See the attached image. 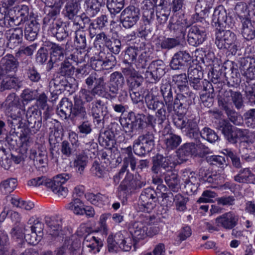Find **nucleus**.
Listing matches in <instances>:
<instances>
[{"label": "nucleus", "instance_id": "f257e3e1", "mask_svg": "<svg viewBox=\"0 0 255 255\" xmlns=\"http://www.w3.org/2000/svg\"><path fill=\"white\" fill-rule=\"evenodd\" d=\"M174 125L177 128L182 130L185 135L190 139L198 140L201 136L210 142L217 141L219 136L213 129L204 128L200 131L198 122L195 119H183L179 117L174 119Z\"/></svg>", "mask_w": 255, "mask_h": 255}, {"label": "nucleus", "instance_id": "f03ea898", "mask_svg": "<svg viewBox=\"0 0 255 255\" xmlns=\"http://www.w3.org/2000/svg\"><path fill=\"white\" fill-rule=\"evenodd\" d=\"M1 105V108H4L5 114L12 119L11 121L8 120L11 128L15 130L16 128H20L22 127L24 124L22 122L21 116L24 114V110L23 106L20 104L19 99L15 94H9Z\"/></svg>", "mask_w": 255, "mask_h": 255}, {"label": "nucleus", "instance_id": "7ed1b4c3", "mask_svg": "<svg viewBox=\"0 0 255 255\" xmlns=\"http://www.w3.org/2000/svg\"><path fill=\"white\" fill-rule=\"evenodd\" d=\"M71 175L67 173H62L56 175L52 180L45 176L38 177L28 181V186H39L44 185L59 197H65L68 193L67 188L63 185L70 178Z\"/></svg>", "mask_w": 255, "mask_h": 255}, {"label": "nucleus", "instance_id": "20e7f679", "mask_svg": "<svg viewBox=\"0 0 255 255\" xmlns=\"http://www.w3.org/2000/svg\"><path fill=\"white\" fill-rule=\"evenodd\" d=\"M154 145V135L152 132L148 131L134 141L132 148L135 154L142 156L149 153Z\"/></svg>", "mask_w": 255, "mask_h": 255}, {"label": "nucleus", "instance_id": "39448f33", "mask_svg": "<svg viewBox=\"0 0 255 255\" xmlns=\"http://www.w3.org/2000/svg\"><path fill=\"white\" fill-rule=\"evenodd\" d=\"M187 42L191 46L197 47L206 39V30L200 23L197 21L188 27Z\"/></svg>", "mask_w": 255, "mask_h": 255}, {"label": "nucleus", "instance_id": "423d86ee", "mask_svg": "<svg viewBox=\"0 0 255 255\" xmlns=\"http://www.w3.org/2000/svg\"><path fill=\"white\" fill-rule=\"evenodd\" d=\"M166 73V66L163 61H153L145 72V78L150 83L155 84Z\"/></svg>", "mask_w": 255, "mask_h": 255}, {"label": "nucleus", "instance_id": "0eeeda50", "mask_svg": "<svg viewBox=\"0 0 255 255\" xmlns=\"http://www.w3.org/2000/svg\"><path fill=\"white\" fill-rule=\"evenodd\" d=\"M191 94L186 93V95L178 94L175 96L173 111L176 113V116L173 118V123L174 119L176 117H179L183 119H190L184 118L183 116L187 113L189 106L192 103V100L194 99V98L192 97Z\"/></svg>", "mask_w": 255, "mask_h": 255}, {"label": "nucleus", "instance_id": "6e6552de", "mask_svg": "<svg viewBox=\"0 0 255 255\" xmlns=\"http://www.w3.org/2000/svg\"><path fill=\"white\" fill-rule=\"evenodd\" d=\"M215 43L219 49H228L232 46H235L237 37L232 31L217 28L215 30Z\"/></svg>", "mask_w": 255, "mask_h": 255}, {"label": "nucleus", "instance_id": "1a4fd4ad", "mask_svg": "<svg viewBox=\"0 0 255 255\" xmlns=\"http://www.w3.org/2000/svg\"><path fill=\"white\" fill-rule=\"evenodd\" d=\"M245 7L243 3L239 2L236 4L235 10L242 23L241 33L242 36L246 40H251L255 38V29L250 18L241 15L240 11L243 10Z\"/></svg>", "mask_w": 255, "mask_h": 255}, {"label": "nucleus", "instance_id": "9d476101", "mask_svg": "<svg viewBox=\"0 0 255 255\" xmlns=\"http://www.w3.org/2000/svg\"><path fill=\"white\" fill-rule=\"evenodd\" d=\"M125 84V78L122 73L116 71L112 73L107 85L108 97L106 98L109 99L115 98L119 93V90L122 88Z\"/></svg>", "mask_w": 255, "mask_h": 255}, {"label": "nucleus", "instance_id": "9b49d317", "mask_svg": "<svg viewBox=\"0 0 255 255\" xmlns=\"http://www.w3.org/2000/svg\"><path fill=\"white\" fill-rule=\"evenodd\" d=\"M188 27L189 25L186 19L175 16L170 18L167 29L171 35L179 38L181 36H185Z\"/></svg>", "mask_w": 255, "mask_h": 255}, {"label": "nucleus", "instance_id": "f8f14e48", "mask_svg": "<svg viewBox=\"0 0 255 255\" xmlns=\"http://www.w3.org/2000/svg\"><path fill=\"white\" fill-rule=\"evenodd\" d=\"M152 164L151 170L155 175H162L173 168L171 157L164 156L160 154H157L155 156L153 157Z\"/></svg>", "mask_w": 255, "mask_h": 255}, {"label": "nucleus", "instance_id": "ddd939ff", "mask_svg": "<svg viewBox=\"0 0 255 255\" xmlns=\"http://www.w3.org/2000/svg\"><path fill=\"white\" fill-rule=\"evenodd\" d=\"M139 11L133 5H129L122 12L120 22L126 28L134 26L139 20Z\"/></svg>", "mask_w": 255, "mask_h": 255}, {"label": "nucleus", "instance_id": "4468645a", "mask_svg": "<svg viewBox=\"0 0 255 255\" xmlns=\"http://www.w3.org/2000/svg\"><path fill=\"white\" fill-rule=\"evenodd\" d=\"M29 7L26 5L14 7L10 9V27L19 25L28 20Z\"/></svg>", "mask_w": 255, "mask_h": 255}, {"label": "nucleus", "instance_id": "2eb2a0df", "mask_svg": "<svg viewBox=\"0 0 255 255\" xmlns=\"http://www.w3.org/2000/svg\"><path fill=\"white\" fill-rule=\"evenodd\" d=\"M104 109L106 110L107 107L100 99L93 102L89 105V110L95 120L94 121L96 123L97 125L100 127L104 126V118L107 113Z\"/></svg>", "mask_w": 255, "mask_h": 255}, {"label": "nucleus", "instance_id": "dca6fc26", "mask_svg": "<svg viewBox=\"0 0 255 255\" xmlns=\"http://www.w3.org/2000/svg\"><path fill=\"white\" fill-rule=\"evenodd\" d=\"M41 113L38 108L34 106L29 107L26 112V118L27 122V127L32 128L35 133L38 131L41 127L42 118Z\"/></svg>", "mask_w": 255, "mask_h": 255}, {"label": "nucleus", "instance_id": "f3484780", "mask_svg": "<svg viewBox=\"0 0 255 255\" xmlns=\"http://www.w3.org/2000/svg\"><path fill=\"white\" fill-rule=\"evenodd\" d=\"M145 179L133 178L131 175H127L119 186V190L124 192H132L139 190L146 185Z\"/></svg>", "mask_w": 255, "mask_h": 255}, {"label": "nucleus", "instance_id": "a211bd4d", "mask_svg": "<svg viewBox=\"0 0 255 255\" xmlns=\"http://www.w3.org/2000/svg\"><path fill=\"white\" fill-rule=\"evenodd\" d=\"M49 87L53 91H56L62 93L66 91L69 93V94H71L75 90L73 84L69 82L65 77L58 75L51 80Z\"/></svg>", "mask_w": 255, "mask_h": 255}, {"label": "nucleus", "instance_id": "6ab92c4d", "mask_svg": "<svg viewBox=\"0 0 255 255\" xmlns=\"http://www.w3.org/2000/svg\"><path fill=\"white\" fill-rule=\"evenodd\" d=\"M182 178L185 183V188L188 194H192L196 192L199 186L198 179L195 173L190 169H185L182 171Z\"/></svg>", "mask_w": 255, "mask_h": 255}, {"label": "nucleus", "instance_id": "aec40b11", "mask_svg": "<svg viewBox=\"0 0 255 255\" xmlns=\"http://www.w3.org/2000/svg\"><path fill=\"white\" fill-rule=\"evenodd\" d=\"M82 0H65V4L62 11L64 17L69 20H75L81 8L80 2Z\"/></svg>", "mask_w": 255, "mask_h": 255}, {"label": "nucleus", "instance_id": "412c9836", "mask_svg": "<svg viewBox=\"0 0 255 255\" xmlns=\"http://www.w3.org/2000/svg\"><path fill=\"white\" fill-rule=\"evenodd\" d=\"M190 54L186 51H179L174 54L170 62L171 69L177 70L187 66L192 61Z\"/></svg>", "mask_w": 255, "mask_h": 255}, {"label": "nucleus", "instance_id": "4be33fe9", "mask_svg": "<svg viewBox=\"0 0 255 255\" xmlns=\"http://www.w3.org/2000/svg\"><path fill=\"white\" fill-rule=\"evenodd\" d=\"M160 92L163 98V103L168 113L174 109V97L172 85L168 82L162 84L160 86Z\"/></svg>", "mask_w": 255, "mask_h": 255}, {"label": "nucleus", "instance_id": "5701e85b", "mask_svg": "<svg viewBox=\"0 0 255 255\" xmlns=\"http://www.w3.org/2000/svg\"><path fill=\"white\" fill-rule=\"evenodd\" d=\"M68 25V22H64L60 19L57 20L55 23H53L51 31L59 41H64L69 37Z\"/></svg>", "mask_w": 255, "mask_h": 255}, {"label": "nucleus", "instance_id": "b1692460", "mask_svg": "<svg viewBox=\"0 0 255 255\" xmlns=\"http://www.w3.org/2000/svg\"><path fill=\"white\" fill-rule=\"evenodd\" d=\"M219 107L225 111L226 114L230 121L234 125H239L241 124V118L239 114L230 106L231 104L225 99L218 98Z\"/></svg>", "mask_w": 255, "mask_h": 255}, {"label": "nucleus", "instance_id": "393cba45", "mask_svg": "<svg viewBox=\"0 0 255 255\" xmlns=\"http://www.w3.org/2000/svg\"><path fill=\"white\" fill-rule=\"evenodd\" d=\"M218 129L221 131L225 138L230 142L236 143V128L233 126L228 121L221 120L219 122Z\"/></svg>", "mask_w": 255, "mask_h": 255}, {"label": "nucleus", "instance_id": "a878e982", "mask_svg": "<svg viewBox=\"0 0 255 255\" xmlns=\"http://www.w3.org/2000/svg\"><path fill=\"white\" fill-rule=\"evenodd\" d=\"M231 100L235 108L239 110L245 106L243 97L242 93L239 91H234L231 89L226 90L224 91L223 97L220 96L218 98L225 99L229 103V98Z\"/></svg>", "mask_w": 255, "mask_h": 255}, {"label": "nucleus", "instance_id": "bb28decb", "mask_svg": "<svg viewBox=\"0 0 255 255\" xmlns=\"http://www.w3.org/2000/svg\"><path fill=\"white\" fill-rule=\"evenodd\" d=\"M0 64L8 73V76H12L17 70L19 62L12 54H7L0 60Z\"/></svg>", "mask_w": 255, "mask_h": 255}, {"label": "nucleus", "instance_id": "cd10ccee", "mask_svg": "<svg viewBox=\"0 0 255 255\" xmlns=\"http://www.w3.org/2000/svg\"><path fill=\"white\" fill-rule=\"evenodd\" d=\"M227 19L226 11L222 5L216 7L212 15V25L216 28H223Z\"/></svg>", "mask_w": 255, "mask_h": 255}, {"label": "nucleus", "instance_id": "c85d7f7f", "mask_svg": "<svg viewBox=\"0 0 255 255\" xmlns=\"http://www.w3.org/2000/svg\"><path fill=\"white\" fill-rule=\"evenodd\" d=\"M154 116L150 114H137L136 121L137 128L139 129L143 130L147 128L151 127L156 130L157 128L155 124Z\"/></svg>", "mask_w": 255, "mask_h": 255}, {"label": "nucleus", "instance_id": "c756f323", "mask_svg": "<svg viewBox=\"0 0 255 255\" xmlns=\"http://www.w3.org/2000/svg\"><path fill=\"white\" fill-rule=\"evenodd\" d=\"M6 34L8 40L7 45L10 49H14L21 43L23 37V30L21 28H15L11 33L9 31V33H6Z\"/></svg>", "mask_w": 255, "mask_h": 255}, {"label": "nucleus", "instance_id": "7c9ffc66", "mask_svg": "<svg viewBox=\"0 0 255 255\" xmlns=\"http://www.w3.org/2000/svg\"><path fill=\"white\" fill-rule=\"evenodd\" d=\"M40 29V24L35 19L32 18L25 25L24 28V37L29 41H34L37 37Z\"/></svg>", "mask_w": 255, "mask_h": 255}, {"label": "nucleus", "instance_id": "2f4dec72", "mask_svg": "<svg viewBox=\"0 0 255 255\" xmlns=\"http://www.w3.org/2000/svg\"><path fill=\"white\" fill-rule=\"evenodd\" d=\"M170 169L162 175L166 184L170 189L174 192H177L179 189V180L178 178V175Z\"/></svg>", "mask_w": 255, "mask_h": 255}, {"label": "nucleus", "instance_id": "473e14b6", "mask_svg": "<svg viewBox=\"0 0 255 255\" xmlns=\"http://www.w3.org/2000/svg\"><path fill=\"white\" fill-rule=\"evenodd\" d=\"M115 136L114 128L101 133L98 140L100 144L106 147H112L115 143L114 137Z\"/></svg>", "mask_w": 255, "mask_h": 255}, {"label": "nucleus", "instance_id": "72a5a7b5", "mask_svg": "<svg viewBox=\"0 0 255 255\" xmlns=\"http://www.w3.org/2000/svg\"><path fill=\"white\" fill-rule=\"evenodd\" d=\"M73 160L72 166L77 172L82 174L88 162V157L84 152H79L76 153Z\"/></svg>", "mask_w": 255, "mask_h": 255}, {"label": "nucleus", "instance_id": "f704fd0d", "mask_svg": "<svg viewBox=\"0 0 255 255\" xmlns=\"http://www.w3.org/2000/svg\"><path fill=\"white\" fill-rule=\"evenodd\" d=\"M74 105L72 102L68 98H63L60 103L59 107L57 109L58 114L66 119L71 117Z\"/></svg>", "mask_w": 255, "mask_h": 255}, {"label": "nucleus", "instance_id": "c9c22d12", "mask_svg": "<svg viewBox=\"0 0 255 255\" xmlns=\"http://www.w3.org/2000/svg\"><path fill=\"white\" fill-rule=\"evenodd\" d=\"M154 7L155 3L151 0H143L141 3L143 16L148 23L151 22L154 18Z\"/></svg>", "mask_w": 255, "mask_h": 255}, {"label": "nucleus", "instance_id": "e433bc0d", "mask_svg": "<svg viewBox=\"0 0 255 255\" xmlns=\"http://www.w3.org/2000/svg\"><path fill=\"white\" fill-rule=\"evenodd\" d=\"M129 230L133 240L136 243L139 240L143 239L146 237L145 224H131Z\"/></svg>", "mask_w": 255, "mask_h": 255}, {"label": "nucleus", "instance_id": "4c0bfd02", "mask_svg": "<svg viewBox=\"0 0 255 255\" xmlns=\"http://www.w3.org/2000/svg\"><path fill=\"white\" fill-rule=\"evenodd\" d=\"M182 141L181 137L174 133H169L165 135L164 144L167 150H171L176 149L181 143Z\"/></svg>", "mask_w": 255, "mask_h": 255}, {"label": "nucleus", "instance_id": "58836bf2", "mask_svg": "<svg viewBox=\"0 0 255 255\" xmlns=\"http://www.w3.org/2000/svg\"><path fill=\"white\" fill-rule=\"evenodd\" d=\"M23 63L27 64L25 70L27 79L31 82H39L41 80V75L34 65L30 61H26Z\"/></svg>", "mask_w": 255, "mask_h": 255}, {"label": "nucleus", "instance_id": "ea45409f", "mask_svg": "<svg viewBox=\"0 0 255 255\" xmlns=\"http://www.w3.org/2000/svg\"><path fill=\"white\" fill-rule=\"evenodd\" d=\"M83 244L89 248V252L94 254L99 252L100 248L103 246V244L100 240L97 239L95 237L90 235H88L85 237Z\"/></svg>", "mask_w": 255, "mask_h": 255}, {"label": "nucleus", "instance_id": "a19ab883", "mask_svg": "<svg viewBox=\"0 0 255 255\" xmlns=\"http://www.w3.org/2000/svg\"><path fill=\"white\" fill-rule=\"evenodd\" d=\"M146 106L148 110L155 111L160 108L165 107L163 101L159 100L152 93H148L144 97Z\"/></svg>", "mask_w": 255, "mask_h": 255}, {"label": "nucleus", "instance_id": "79ce46f5", "mask_svg": "<svg viewBox=\"0 0 255 255\" xmlns=\"http://www.w3.org/2000/svg\"><path fill=\"white\" fill-rule=\"evenodd\" d=\"M108 23V17L106 15H102L90 23L89 29L90 33L96 34V30L100 31L106 27Z\"/></svg>", "mask_w": 255, "mask_h": 255}, {"label": "nucleus", "instance_id": "37998d69", "mask_svg": "<svg viewBox=\"0 0 255 255\" xmlns=\"http://www.w3.org/2000/svg\"><path fill=\"white\" fill-rule=\"evenodd\" d=\"M74 104L71 115L72 120L79 118L84 120L87 118V112L84 105V102L74 101Z\"/></svg>", "mask_w": 255, "mask_h": 255}, {"label": "nucleus", "instance_id": "c03bdc74", "mask_svg": "<svg viewBox=\"0 0 255 255\" xmlns=\"http://www.w3.org/2000/svg\"><path fill=\"white\" fill-rule=\"evenodd\" d=\"M101 2L99 0H85L84 7L87 15L94 17L100 10Z\"/></svg>", "mask_w": 255, "mask_h": 255}, {"label": "nucleus", "instance_id": "a18cd8bd", "mask_svg": "<svg viewBox=\"0 0 255 255\" xmlns=\"http://www.w3.org/2000/svg\"><path fill=\"white\" fill-rule=\"evenodd\" d=\"M19 88L18 79L12 74V76H7L3 79L0 85V90L3 92L6 90H11L12 89H17Z\"/></svg>", "mask_w": 255, "mask_h": 255}, {"label": "nucleus", "instance_id": "49530a36", "mask_svg": "<svg viewBox=\"0 0 255 255\" xmlns=\"http://www.w3.org/2000/svg\"><path fill=\"white\" fill-rule=\"evenodd\" d=\"M193 142L183 144L177 150L179 158L182 161H186L189 157L193 156Z\"/></svg>", "mask_w": 255, "mask_h": 255}, {"label": "nucleus", "instance_id": "de8ad7c7", "mask_svg": "<svg viewBox=\"0 0 255 255\" xmlns=\"http://www.w3.org/2000/svg\"><path fill=\"white\" fill-rule=\"evenodd\" d=\"M63 219L59 215H54L52 216H46L44 218L33 216L29 220V223H54L57 222H62Z\"/></svg>", "mask_w": 255, "mask_h": 255}, {"label": "nucleus", "instance_id": "09e8293b", "mask_svg": "<svg viewBox=\"0 0 255 255\" xmlns=\"http://www.w3.org/2000/svg\"><path fill=\"white\" fill-rule=\"evenodd\" d=\"M77 148L73 144L69 143L68 140H64L61 143L60 151L62 156L67 158L74 156L77 153Z\"/></svg>", "mask_w": 255, "mask_h": 255}, {"label": "nucleus", "instance_id": "8fccbe9b", "mask_svg": "<svg viewBox=\"0 0 255 255\" xmlns=\"http://www.w3.org/2000/svg\"><path fill=\"white\" fill-rule=\"evenodd\" d=\"M125 0H107V7L112 15L120 13L125 6Z\"/></svg>", "mask_w": 255, "mask_h": 255}, {"label": "nucleus", "instance_id": "3c124183", "mask_svg": "<svg viewBox=\"0 0 255 255\" xmlns=\"http://www.w3.org/2000/svg\"><path fill=\"white\" fill-rule=\"evenodd\" d=\"M75 72V68L68 60H65L60 64L58 74L64 77H71Z\"/></svg>", "mask_w": 255, "mask_h": 255}, {"label": "nucleus", "instance_id": "603ef678", "mask_svg": "<svg viewBox=\"0 0 255 255\" xmlns=\"http://www.w3.org/2000/svg\"><path fill=\"white\" fill-rule=\"evenodd\" d=\"M49 46L50 47L51 58H54V62L62 60L65 55L62 45L50 43Z\"/></svg>", "mask_w": 255, "mask_h": 255}, {"label": "nucleus", "instance_id": "864d4df0", "mask_svg": "<svg viewBox=\"0 0 255 255\" xmlns=\"http://www.w3.org/2000/svg\"><path fill=\"white\" fill-rule=\"evenodd\" d=\"M158 46L162 49L170 50L174 48L180 44L179 39L176 37L174 38L163 37L161 40H159Z\"/></svg>", "mask_w": 255, "mask_h": 255}, {"label": "nucleus", "instance_id": "5fc2aeb1", "mask_svg": "<svg viewBox=\"0 0 255 255\" xmlns=\"http://www.w3.org/2000/svg\"><path fill=\"white\" fill-rule=\"evenodd\" d=\"M244 85L243 90L245 91L247 100L250 105H255V83L246 81Z\"/></svg>", "mask_w": 255, "mask_h": 255}, {"label": "nucleus", "instance_id": "6e6d98bb", "mask_svg": "<svg viewBox=\"0 0 255 255\" xmlns=\"http://www.w3.org/2000/svg\"><path fill=\"white\" fill-rule=\"evenodd\" d=\"M16 186V178H10L1 182L0 183V190L3 194H7L12 192Z\"/></svg>", "mask_w": 255, "mask_h": 255}, {"label": "nucleus", "instance_id": "4d7b16f0", "mask_svg": "<svg viewBox=\"0 0 255 255\" xmlns=\"http://www.w3.org/2000/svg\"><path fill=\"white\" fill-rule=\"evenodd\" d=\"M205 91L206 92L205 94L200 95V100L205 107L210 108L214 103L215 94L213 86H212L210 89H208Z\"/></svg>", "mask_w": 255, "mask_h": 255}, {"label": "nucleus", "instance_id": "13d9d810", "mask_svg": "<svg viewBox=\"0 0 255 255\" xmlns=\"http://www.w3.org/2000/svg\"><path fill=\"white\" fill-rule=\"evenodd\" d=\"M189 84L195 90L199 92L205 91L208 89H210L213 85L208 81L203 78L194 80L189 81Z\"/></svg>", "mask_w": 255, "mask_h": 255}, {"label": "nucleus", "instance_id": "bf43d9fd", "mask_svg": "<svg viewBox=\"0 0 255 255\" xmlns=\"http://www.w3.org/2000/svg\"><path fill=\"white\" fill-rule=\"evenodd\" d=\"M195 142H193V156L200 157H203L207 154H209L210 149L208 147L206 146L201 143L199 139L194 140Z\"/></svg>", "mask_w": 255, "mask_h": 255}, {"label": "nucleus", "instance_id": "052dcab7", "mask_svg": "<svg viewBox=\"0 0 255 255\" xmlns=\"http://www.w3.org/2000/svg\"><path fill=\"white\" fill-rule=\"evenodd\" d=\"M254 176V174L249 168L241 169L239 173L234 176V180L239 183H250L251 178Z\"/></svg>", "mask_w": 255, "mask_h": 255}, {"label": "nucleus", "instance_id": "680f3d73", "mask_svg": "<svg viewBox=\"0 0 255 255\" xmlns=\"http://www.w3.org/2000/svg\"><path fill=\"white\" fill-rule=\"evenodd\" d=\"M165 107L160 108L157 110L154 117L155 124L157 130L159 131L163 128V124L165 123L167 116Z\"/></svg>", "mask_w": 255, "mask_h": 255}, {"label": "nucleus", "instance_id": "e2e57ef3", "mask_svg": "<svg viewBox=\"0 0 255 255\" xmlns=\"http://www.w3.org/2000/svg\"><path fill=\"white\" fill-rule=\"evenodd\" d=\"M238 222V215L232 211L224 213L216 218L217 223H237Z\"/></svg>", "mask_w": 255, "mask_h": 255}, {"label": "nucleus", "instance_id": "0e129e2a", "mask_svg": "<svg viewBox=\"0 0 255 255\" xmlns=\"http://www.w3.org/2000/svg\"><path fill=\"white\" fill-rule=\"evenodd\" d=\"M232 65L233 64L232 63ZM231 73L229 77H227V84L230 87L237 86L241 82L240 74L237 68L232 65L230 68Z\"/></svg>", "mask_w": 255, "mask_h": 255}, {"label": "nucleus", "instance_id": "69168bd1", "mask_svg": "<svg viewBox=\"0 0 255 255\" xmlns=\"http://www.w3.org/2000/svg\"><path fill=\"white\" fill-rule=\"evenodd\" d=\"M139 50L137 47L129 46L125 51L124 61L128 63L136 61V57L139 54Z\"/></svg>", "mask_w": 255, "mask_h": 255}, {"label": "nucleus", "instance_id": "338daca9", "mask_svg": "<svg viewBox=\"0 0 255 255\" xmlns=\"http://www.w3.org/2000/svg\"><path fill=\"white\" fill-rule=\"evenodd\" d=\"M67 208L76 215L84 214L83 204L78 198L74 199L67 206Z\"/></svg>", "mask_w": 255, "mask_h": 255}, {"label": "nucleus", "instance_id": "774afa93", "mask_svg": "<svg viewBox=\"0 0 255 255\" xmlns=\"http://www.w3.org/2000/svg\"><path fill=\"white\" fill-rule=\"evenodd\" d=\"M188 201V198L185 197L180 194L176 195L174 197L176 210L178 212L186 211L187 210L186 204Z\"/></svg>", "mask_w": 255, "mask_h": 255}]
</instances>
